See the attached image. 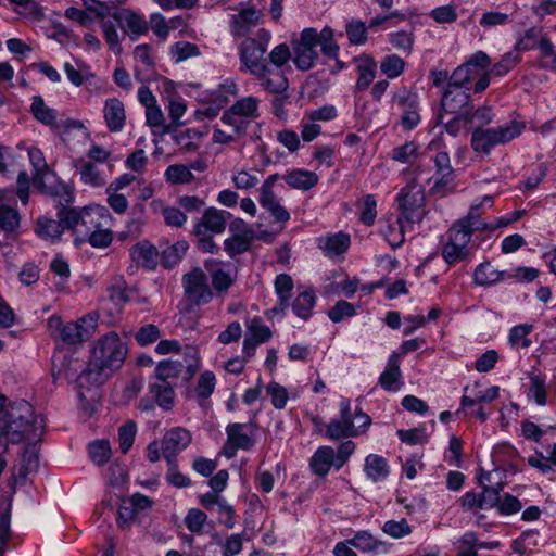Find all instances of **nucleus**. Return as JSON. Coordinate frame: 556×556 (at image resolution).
Masks as SVG:
<instances>
[{
  "mask_svg": "<svg viewBox=\"0 0 556 556\" xmlns=\"http://www.w3.org/2000/svg\"><path fill=\"white\" fill-rule=\"evenodd\" d=\"M525 129V124L510 121L505 125L493 128L478 127L471 135V148L482 154H489L497 144H506L519 137Z\"/></svg>",
  "mask_w": 556,
  "mask_h": 556,
  "instance_id": "7ed1b4c3",
  "label": "nucleus"
},
{
  "mask_svg": "<svg viewBox=\"0 0 556 556\" xmlns=\"http://www.w3.org/2000/svg\"><path fill=\"white\" fill-rule=\"evenodd\" d=\"M15 5L14 11L25 17L40 20L43 15L41 7L36 0H9Z\"/></svg>",
  "mask_w": 556,
  "mask_h": 556,
  "instance_id": "5fc2aeb1",
  "label": "nucleus"
},
{
  "mask_svg": "<svg viewBox=\"0 0 556 556\" xmlns=\"http://www.w3.org/2000/svg\"><path fill=\"white\" fill-rule=\"evenodd\" d=\"M222 122L230 126L233 130V134L237 137L244 136L247 134V129L250 125V121L240 117L236 113H231L230 109H227L222 115Z\"/></svg>",
  "mask_w": 556,
  "mask_h": 556,
  "instance_id": "bf43d9fd",
  "label": "nucleus"
},
{
  "mask_svg": "<svg viewBox=\"0 0 556 556\" xmlns=\"http://www.w3.org/2000/svg\"><path fill=\"white\" fill-rule=\"evenodd\" d=\"M316 304V294L312 288L298 289V295L292 302L293 313L301 319L307 320Z\"/></svg>",
  "mask_w": 556,
  "mask_h": 556,
  "instance_id": "a878e982",
  "label": "nucleus"
},
{
  "mask_svg": "<svg viewBox=\"0 0 556 556\" xmlns=\"http://www.w3.org/2000/svg\"><path fill=\"white\" fill-rule=\"evenodd\" d=\"M103 118L111 132H119L126 124V112L124 104L116 98H109L104 102Z\"/></svg>",
  "mask_w": 556,
  "mask_h": 556,
  "instance_id": "dca6fc26",
  "label": "nucleus"
},
{
  "mask_svg": "<svg viewBox=\"0 0 556 556\" xmlns=\"http://www.w3.org/2000/svg\"><path fill=\"white\" fill-rule=\"evenodd\" d=\"M419 156V149L415 142H406L391 152V157L403 164H413Z\"/></svg>",
  "mask_w": 556,
  "mask_h": 556,
  "instance_id": "8fccbe9b",
  "label": "nucleus"
},
{
  "mask_svg": "<svg viewBox=\"0 0 556 556\" xmlns=\"http://www.w3.org/2000/svg\"><path fill=\"white\" fill-rule=\"evenodd\" d=\"M318 245L328 256L340 255L349 249L350 236L342 232L326 236L319 238Z\"/></svg>",
  "mask_w": 556,
  "mask_h": 556,
  "instance_id": "7c9ffc66",
  "label": "nucleus"
},
{
  "mask_svg": "<svg viewBox=\"0 0 556 556\" xmlns=\"http://www.w3.org/2000/svg\"><path fill=\"white\" fill-rule=\"evenodd\" d=\"M131 260L147 268L154 269L159 263V251L156 247L151 244L149 241L143 240L131 247L129 250Z\"/></svg>",
  "mask_w": 556,
  "mask_h": 556,
  "instance_id": "f3484780",
  "label": "nucleus"
},
{
  "mask_svg": "<svg viewBox=\"0 0 556 556\" xmlns=\"http://www.w3.org/2000/svg\"><path fill=\"white\" fill-rule=\"evenodd\" d=\"M199 48L191 42L179 41L170 47V54L176 63L182 62L191 56L199 55Z\"/></svg>",
  "mask_w": 556,
  "mask_h": 556,
  "instance_id": "69168bd1",
  "label": "nucleus"
},
{
  "mask_svg": "<svg viewBox=\"0 0 556 556\" xmlns=\"http://www.w3.org/2000/svg\"><path fill=\"white\" fill-rule=\"evenodd\" d=\"M258 99L255 97H245L235 102L229 109L244 119L257 116Z\"/></svg>",
  "mask_w": 556,
  "mask_h": 556,
  "instance_id": "a18cd8bd",
  "label": "nucleus"
},
{
  "mask_svg": "<svg viewBox=\"0 0 556 556\" xmlns=\"http://www.w3.org/2000/svg\"><path fill=\"white\" fill-rule=\"evenodd\" d=\"M192 441L191 432L182 427H174L165 432L162 441V454L166 460H176L177 455Z\"/></svg>",
  "mask_w": 556,
  "mask_h": 556,
  "instance_id": "ddd939ff",
  "label": "nucleus"
},
{
  "mask_svg": "<svg viewBox=\"0 0 556 556\" xmlns=\"http://www.w3.org/2000/svg\"><path fill=\"white\" fill-rule=\"evenodd\" d=\"M391 102L403 111L415 108L418 104V96L412 89L402 86L393 92Z\"/></svg>",
  "mask_w": 556,
  "mask_h": 556,
  "instance_id": "09e8293b",
  "label": "nucleus"
},
{
  "mask_svg": "<svg viewBox=\"0 0 556 556\" xmlns=\"http://www.w3.org/2000/svg\"><path fill=\"white\" fill-rule=\"evenodd\" d=\"M453 226L455 228L463 229V232H466L469 236V239H471L472 233L476 231H494V228H491L493 226V220L486 223L481 218V216H478V214L469 212Z\"/></svg>",
  "mask_w": 556,
  "mask_h": 556,
  "instance_id": "c9c22d12",
  "label": "nucleus"
},
{
  "mask_svg": "<svg viewBox=\"0 0 556 556\" xmlns=\"http://www.w3.org/2000/svg\"><path fill=\"white\" fill-rule=\"evenodd\" d=\"M290 188L307 191L318 182V175L306 169H293L282 176Z\"/></svg>",
  "mask_w": 556,
  "mask_h": 556,
  "instance_id": "bb28decb",
  "label": "nucleus"
},
{
  "mask_svg": "<svg viewBox=\"0 0 556 556\" xmlns=\"http://www.w3.org/2000/svg\"><path fill=\"white\" fill-rule=\"evenodd\" d=\"M364 471L368 479L372 482H378L384 480L389 476V466L386 458L382 456L369 454L365 458Z\"/></svg>",
  "mask_w": 556,
  "mask_h": 556,
  "instance_id": "473e14b6",
  "label": "nucleus"
},
{
  "mask_svg": "<svg viewBox=\"0 0 556 556\" xmlns=\"http://www.w3.org/2000/svg\"><path fill=\"white\" fill-rule=\"evenodd\" d=\"M402 219L406 223H419L425 216V188L413 180L397 194Z\"/></svg>",
  "mask_w": 556,
  "mask_h": 556,
  "instance_id": "0eeeda50",
  "label": "nucleus"
},
{
  "mask_svg": "<svg viewBox=\"0 0 556 556\" xmlns=\"http://www.w3.org/2000/svg\"><path fill=\"white\" fill-rule=\"evenodd\" d=\"M31 112L34 116L47 126L56 125V116L54 111L47 106L40 96H35L31 103Z\"/></svg>",
  "mask_w": 556,
  "mask_h": 556,
  "instance_id": "a19ab883",
  "label": "nucleus"
},
{
  "mask_svg": "<svg viewBox=\"0 0 556 556\" xmlns=\"http://www.w3.org/2000/svg\"><path fill=\"white\" fill-rule=\"evenodd\" d=\"M442 111L445 114L471 115L469 89L462 86L447 85L441 98Z\"/></svg>",
  "mask_w": 556,
  "mask_h": 556,
  "instance_id": "9b49d317",
  "label": "nucleus"
},
{
  "mask_svg": "<svg viewBox=\"0 0 556 556\" xmlns=\"http://www.w3.org/2000/svg\"><path fill=\"white\" fill-rule=\"evenodd\" d=\"M354 61L358 73L356 88L358 90H366L375 79L377 67L376 62L370 56L355 58Z\"/></svg>",
  "mask_w": 556,
  "mask_h": 556,
  "instance_id": "c756f323",
  "label": "nucleus"
},
{
  "mask_svg": "<svg viewBox=\"0 0 556 556\" xmlns=\"http://www.w3.org/2000/svg\"><path fill=\"white\" fill-rule=\"evenodd\" d=\"M100 218L101 215L98 208H84L75 240L77 242H85L92 230L100 226Z\"/></svg>",
  "mask_w": 556,
  "mask_h": 556,
  "instance_id": "72a5a7b5",
  "label": "nucleus"
},
{
  "mask_svg": "<svg viewBox=\"0 0 556 556\" xmlns=\"http://www.w3.org/2000/svg\"><path fill=\"white\" fill-rule=\"evenodd\" d=\"M336 467L334 450L331 446H319L309 459L312 471L319 477H326L331 467Z\"/></svg>",
  "mask_w": 556,
  "mask_h": 556,
  "instance_id": "412c9836",
  "label": "nucleus"
},
{
  "mask_svg": "<svg viewBox=\"0 0 556 556\" xmlns=\"http://www.w3.org/2000/svg\"><path fill=\"white\" fill-rule=\"evenodd\" d=\"M253 239L254 231L245 228L241 233L233 235L224 241L225 251L231 257L242 254L250 249Z\"/></svg>",
  "mask_w": 556,
  "mask_h": 556,
  "instance_id": "2f4dec72",
  "label": "nucleus"
},
{
  "mask_svg": "<svg viewBox=\"0 0 556 556\" xmlns=\"http://www.w3.org/2000/svg\"><path fill=\"white\" fill-rule=\"evenodd\" d=\"M229 213L215 207L207 208L195 223L193 233L195 236L222 233L226 229Z\"/></svg>",
  "mask_w": 556,
  "mask_h": 556,
  "instance_id": "2eb2a0df",
  "label": "nucleus"
},
{
  "mask_svg": "<svg viewBox=\"0 0 556 556\" xmlns=\"http://www.w3.org/2000/svg\"><path fill=\"white\" fill-rule=\"evenodd\" d=\"M215 386L216 378L214 372L206 370L201 374L194 389V394L199 400L200 404H202L203 401L207 400L212 395Z\"/></svg>",
  "mask_w": 556,
  "mask_h": 556,
  "instance_id": "c03bdc74",
  "label": "nucleus"
},
{
  "mask_svg": "<svg viewBox=\"0 0 556 556\" xmlns=\"http://www.w3.org/2000/svg\"><path fill=\"white\" fill-rule=\"evenodd\" d=\"M318 33L314 28H305L298 41L293 42V62L298 70L308 71L318 58Z\"/></svg>",
  "mask_w": 556,
  "mask_h": 556,
  "instance_id": "1a4fd4ad",
  "label": "nucleus"
},
{
  "mask_svg": "<svg viewBox=\"0 0 556 556\" xmlns=\"http://www.w3.org/2000/svg\"><path fill=\"white\" fill-rule=\"evenodd\" d=\"M270 34L266 29H260L253 38H247L239 48L241 63L251 74H258L266 66L265 54L267 51Z\"/></svg>",
  "mask_w": 556,
  "mask_h": 556,
  "instance_id": "20e7f679",
  "label": "nucleus"
},
{
  "mask_svg": "<svg viewBox=\"0 0 556 556\" xmlns=\"http://www.w3.org/2000/svg\"><path fill=\"white\" fill-rule=\"evenodd\" d=\"M74 167L79 174L80 180L85 185H89L91 187H102L105 185V179L91 161L77 159L74 161Z\"/></svg>",
  "mask_w": 556,
  "mask_h": 556,
  "instance_id": "cd10ccee",
  "label": "nucleus"
},
{
  "mask_svg": "<svg viewBox=\"0 0 556 556\" xmlns=\"http://www.w3.org/2000/svg\"><path fill=\"white\" fill-rule=\"evenodd\" d=\"M274 286L278 302L270 312L274 315L285 314L290 306V299L294 287L293 280L288 274H279L275 279Z\"/></svg>",
  "mask_w": 556,
  "mask_h": 556,
  "instance_id": "a211bd4d",
  "label": "nucleus"
},
{
  "mask_svg": "<svg viewBox=\"0 0 556 556\" xmlns=\"http://www.w3.org/2000/svg\"><path fill=\"white\" fill-rule=\"evenodd\" d=\"M204 267L208 271L212 285L217 292H226L233 283L231 274L222 266V263L214 258L204 262Z\"/></svg>",
  "mask_w": 556,
  "mask_h": 556,
  "instance_id": "4be33fe9",
  "label": "nucleus"
},
{
  "mask_svg": "<svg viewBox=\"0 0 556 556\" xmlns=\"http://www.w3.org/2000/svg\"><path fill=\"white\" fill-rule=\"evenodd\" d=\"M349 543L362 552H372L381 545V542L368 531H358Z\"/></svg>",
  "mask_w": 556,
  "mask_h": 556,
  "instance_id": "603ef678",
  "label": "nucleus"
},
{
  "mask_svg": "<svg viewBox=\"0 0 556 556\" xmlns=\"http://www.w3.org/2000/svg\"><path fill=\"white\" fill-rule=\"evenodd\" d=\"M182 288L188 312L210 303L213 299V291L208 286L206 274L201 268H193L182 276Z\"/></svg>",
  "mask_w": 556,
  "mask_h": 556,
  "instance_id": "423d86ee",
  "label": "nucleus"
},
{
  "mask_svg": "<svg viewBox=\"0 0 556 556\" xmlns=\"http://www.w3.org/2000/svg\"><path fill=\"white\" fill-rule=\"evenodd\" d=\"M405 70V61L396 54H388L380 62V71L388 78L399 77Z\"/></svg>",
  "mask_w": 556,
  "mask_h": 556,
  "instance_id": "de8ad7c7",
  "label": "nucleus"
},
{
  "mask_svg": "<svg viewBox=\"0 0 556 556\" xmlns=\"http://www.w3.org/2000/svg\"><path fill=\"white\" fill-rule=\"evenodd\" d=\"M325 434L329 440L337 441L340 439L357 437L361 434V430H358L353 420L338 418L330 420L326 426Z\"/></svg>",
  "mask_w": 556,
  "mask_h": 556,
  "instance_id": "393cba45",
  "label": "nucleus"
},
{
  "mask_svg": "<svg viewBox=\"0 0 556 556\" xmlns=\"http://www.w3.org/2000/svg\"><path fill=\"white\" fill-rule=\"evenodd\" d=\"M112 17L131 41L138 40L149 31V23L144 16L130 9L117 10Z\"/></svg>",
  "mask_w": 556,
  "mask_h": 556,
  "instance_id": "f8f14e48",
  "label": "nucleus"
},
{
  "mask_svg": "<svg viewBox=\"0 0 556 556\" xmlns=\"http://www.w3.org/2000/svg\"><path fill=\"white\" fill-rule=\"evenodd\" d=\"M35 231L45 240L55 241L60 239L63 232V227L60 219L56 220L47 216H41L36 222Z\"/></svg>",
  "mask_w": 556,
  "mask_h": 556,
  "instance_id": "e433bc0d",
  "label": "nucleus"
},
{
  "mask_svg": "<svg viewBox=\"0 0 556 556\" xmlns=\"http://www.w3.org/2000/svg\"><path fill=\"white\" fill-rule=\"evenodd\" d=\"M165 178L172 184H188L194 180L190 168L182 164L169 165L165 170Z\"/></svg>",
  "mask_w": 556,
  "mask_h": 556,
  "instance_id": "3c124183",
  "label": "nucleus"
},
{
  "mask_svg": "<svg viewBox=\"0 0 556 556\" xmlns=\"http://www.w3.org/2000/svg\"><path fill=\"white\" fill-rule=\"evenodd\" d=\"M513 275L506 271H500L495 269L490 262L480 264L473 274V279L477 285L491 286L501 280L511 278Z\"/></svg>",
  "mask_w": 556,
  "mask_h": 556,
  "instance_id": "f704fd0d",
  "label": "nucleus"
},
{
  "mask_svg": "<svg viewBox=\"0 0 556 556\" xmlns=\"http://www.w3.org/2000/svg\"><path fill=\"white\" fill-rule=\"evenodd\" d=\"M83 210L78 211L73 207L63 206L58 211V218L60 219L63 230L71 229L76 235L78 229V223L80 220Z\"/></svg>",
  "mask_w": 556,
  "mask_h": 556,
  "instance_id": "13d9d810",
  "label": "nucleus"
},
{
  "mask_svg": "<svg viewBox=\"0 0 556 556\" xmlns=\"http://www.w3.org/2000/svg\"><path fill=\"white\" fill-rule=\"evenodd\" d=\"M206 520L207 515L204 511L198 508H191L188 510L184 521L189 531L192 533H201Z\"/></svg>",
  "mask_w": 556,
  "mask_h": 556,
  "instance_id": "338daca9",
  "label": "nucleus"
},
{
  "mask_svg": "<svg viewBox=\"0 0 556 556\" xmlns=\"http://www.w3.org/2000/svg\"><path fill=\"white\" fill-rule=\"evenodd\" d=\"M11 536V502L0 500V556H4L5 546Z\"/></svg>",
  "mask_w": 556,
  "mask_h": 556,
  "instance_id": "4c0bfd02",
  "label": "nucleus"
},
{
  "mask_svg": "<svg viewBox=\"0 0 556 556\" xmlns=\"http://www.w3.org/2000/svg\"><path fill=\"white\" fill-rule=\"evenodd\" d=\"M401 377L400 354L393 353L388 359L386 369L379 377V383L386 391L395 392L400 389Z\"/></svg>",
  "mask_w": 556,
  "mask_h": 556,
  "instance_id": "b1692460",
  "label": "nucleus"
},
{
  "mask_svg": "<svg viewBox=\"0 0 556 556\" xmlns=\"http://www.w3.org/2000/svg\"><path fill=\"white\" fill-rule=\"evenodd\" d=\"M43 432V419L36 415L26 401L7 405V397L0 395V441L20 443L24 440L36 442Z\"/></svg>",
  "mask_w": 556,
  "mask_h": 556,
  "instance_id": "f257e3e1",
  "label": "nucleus"
},
{
  "mask_svg": "<svg viewBox=\"0 0 556 556\" xmlns=\"http://www.w3.org/2000/svg\"><path fill=\"white\" fill-rule=\"evenodd\" d=\"M260 15L254 8L242 9L232 16L231 33L236 37H245L257 25Z\"/></svg>",
  "mask_w": 556,
  "mask_h": 556,
  "instance_id": "aec40b11",
  "label": "nucleus"
},
{
  "mask_svg": "<svg viewBox=\"0 0 556 556\" xmlns=\"http://www.w3.org/2000/svg\"><path fill=\"white\" fill-rule=\"evenodd\" d=\"M533 326L529 324H520L513 327L509 331L508 342L513 348L527 349L531 345L529 334L532 331Z\"/></svg>",
  "mask_w": 556,
  "mask_h": 556,
  "instance_id": "37998d69",
  "label": "nucleus"
},
{
  "mask_svg": "<svg viewBox=\"0 0 556 556\" xmlns=\"http://www.w3.org/2000/svg\"><path fill=\"white\" fill-rule=\"evenodd\" d=\"M469 236L463 229L452 226L447 232V242L442 249V257L452 265L465 261L470 255Z\"/></svg>",
  "mask_w": 556,
  "mask_h": 556,
  "instance_id": "9d476101",
  "label": "nucleus"
},
{
  "mask_svg": "<svg viewBox=\"0 0 556 556\" xmlns=\"http://www.w3.org/2000/svg\"><path fill=\"white\" fill-rule=\"evenodd\" d=\"M137 426L132 420L126 421L118 429L119 448L123 454H126L134 444Z\"/></svg>",
  "mask_w": 556,
  "mask_h": 556,
  "instance_id": "052dcab7",
  "label": "nucleus"
},
{
  "mask_svg": "<svg viewBox=\"0 0 556 556\" xmlns=\"http://www.w3.org/2000/svg\"><path fill=\"white\" fill-rule=\"evenodd\" d=\"M90 458L98 466L104 465L111 455V448L108 441H94L89 444Z\"/></svg>",
  "mask_w": 556,
  "mask_h": 556,
  "instance_id": "e2e57ef3",
  "label": "nucleus"
},
{
  "mask_svg": "<svg viewBox=\"0 0 556 556\" xmlns=\"http://www.w3.org/2000/svg\"><path fill=\"white\" fill-rule=\"evenodd\" d=\"M28 156L35 172L33 177L34 185L37 188H41L42 178L49 174L43 153L38 148L33 147L28 150Z\"/></svg>",
  "mask_w": 556,
  "mask_h": 556,
  "instance_id": "58836bf2",
  "label": "nucleus"
},
{
  "mask_svg": "<svg viewBox=\"0 0 556 556\" xmlns=\"http://www.w3.org/2000/svg\"><path fill=\"white\" fill-rule=\"evenodd\" d=\"M261 85L269 92L282 94L288 89V79L280 70H273L268 65L264 66V71L258 74H252Z\"/></svg>",
  "mask_w": 556,
  "mask_h": 556,
  "instance_id": "6ab92c4d",
  "label": "nucleus"
},
{
  "mask_svg": "<svg viewBox=\"0 0 556 556\" xmlns=\"http://www.w3.org/2000/svg\"><path fill=\"white\" fill-rule=\"evenodd\" d=\"M126 356V343L116 332L110 331L93 343L83 377L93 384H102L122 367Z\"/></svg>",
  "mask_w": 556,
  "mask_h": 556,
  "instance_id": "f03ea898",
  "label": "nucleus"
},
{
  "mask_svg": "<svg viewBox=\"0 0 556 556\" xmlns=\"http://www.w3.org/2000/svg\"><path fill=\"white\" fill-rule=\"evenodd\" d=\"M20 226V214L16 210L0 205V229L7 232L14 231Z\"/></svg>",
  "mask_w": 556,
  "mask_h": 556,
  "instance_id": "680f3d73",
  "label": "nucleus"
},
{
  "mask_svg": "<svg viewBox=\"0 0 556 556\" xmlns=\"http://www.w3.org/2000/svg\"><path fill=\"white\" fill-rule=\"evenodd\" d=\"M258 427L255 422H232L226 427V442L222 454L231 459L237 455L238 450L250 451L256 443Z\"/></svg>",
  "mask_w": 556,
  "mask_h": 556,
  "instance_id": "39448f33",
  "label": "nucleus"
},
{
  "mask_svg": "<svg viewBox=\"0 0 556 556\" xmlns=\"http://www.w3.org/2000/svg\"><path fill=\"white\" fill-rule=\"evenodd\" d=\"M50 327L59 329V339L66 344H77L88 340L96 331L98 316L88 314L79 318L76 323L63 324L60 318L51 317Z\"/></svg>",
  "mask_w": 556,
  "mask_h": 556,
  "instance_id": "6e6552de",
  "label": "nucleus"
},
{
  "mask_svg": "<svg viewBox=\"0 0 556 556\" xmlns=\"http://www.w3.org/2000/svg\"><path fill=\"white\" fill-rule=\"evenodd\" d=\"M381 530L393 539H402L412 532V528L405 518L400 520H388L383 523Z\"/></svg>",
  "mask_w": 556,
  "mask_h": 556,
  "instance_id": "6e6d98bb",
  "label": "nucleus"
},
{
  "mask_svg": "<svg viewBox=\"0 0 556 556\" xmlns=\"http://www.w3.org/2000/svg\"><path fill=\"white\" fill-rule=\"evenodd\" d=\"M105 42L115 54L122 53L119 35L115 24L111 20H103L100 25Z\"/></svg>",
  "mask_w": 556,
  "mask_h": 556,
  "instance_id": "864d4df0",
  "label": "nucleus"
},
{
  "mask_svg": "<svg viewBox=\"0 0 556 556\" xmlns=\"http://www.w3.org/2000/svg\"><path fill=\"white\" fill-rule=\"evenodd\" d=\"M188 250V243L186 241H177L170 247L162 251L161 262L166 268H170L178 264Z\"/></svg>",
  "mask_w": 556,
  "mask_h": 556,
  "instance_id": "ea45409f",
  "label": "nucleus"
},
{
  "mask_svg": "<svg viewBox=\"0 0 556 556\" xmlns=\"http://www.w3.org/2000/svg\"><path fill=\"white\" fill-rule=\"evenodd\" d=\"M528 397L532 399L538 405L544 406L547 403V393L545 380L540 376L530 378Z\"/></svg>",
  "mask_w": 556,
  "mask_h": 556,
  "instance_id": "4d7b16f0",
  "label": "nucleus"
},
{
  "mask_svg": "<svg viewBox=\"0 0 556 556\" xmlns=\"http://www.w3.org/2000/svg\"><path fill=\"white\" fill-rule=\"evenodd\" d=\"M137 211V214H134V216L127 222L125 230H123L119 233V239L125 240L128 238L136 239L138 238L141 232L144 225L143 219V212L144 207L143 205H138L134 208Z\"/></svg>",
  "mask_w": 556,
  "mask_h": 556,
  "instance_id": "79ce46f5",
  "label": "nucleus"
},
{
  "mask_svg": "<svg viewBox=\"0 0 556 556\" xmlns=\"http://www.w3.org/2000/svg\"><path fill=\"white\" fill-rule=\"evenodd\" d=\"M170 359L179 370L182 382H189L201 367L199 350L192 345H186L180 353L174 354Z\"/></svg>",
  "mask_w": 556,
  "mask_h": 556,
  "instance_id": "4468645a",
  "label": "nucleus"
},
{
  "mask_svg": "<svg viewBox=\"0 0 556 556\" xmlns=\"http://www.w3.org/2000/svg\"><path fill=\"white\" fill-rule=\"evenodd\" d=\"M150 393L160 407L170 410L175 403L174 382L155 379L149 386Z\"/></svg>",
  "mask_w": 556,
  "mask_h": 556,
  "instance_id": "5701e85b",
  "label": "nucleus"
},
{
  "mask_svg": "<svg viewBox=\"0 0 556 556\" xmlns=\"http://www.w3.org/2000/svg\"><path fill=\"white\" fill-rule=\"evenodd\" d=\"M161 337L160 328L154 324H148L139 328L135 334L137 343L141 346L154 343Z\"/></svg>",
  "mask_w": 556,
  "mask_h": 556,
  "instance_id": "774afa93",
  "label": "nucleus"
},
{
  "mask_svg": "<svg viewBox=\"0 0 556 556\" xmlns=\"http://www.w3.org/2000/svg\"><path fill=\"white\" fill-rule=\"evenodd\" d=\"M134 58L136 62L141 64V67L138 65L135 67V76L141 81V71L152 70L154 66V61L151 55V47L147 43L138 45L134 50Z\"/></svg>",
  "mask_w": 556,
  "mask_h": 556,
  "instance_id": "49530a36",
  "label": "nucleus"
},
{
  "mask_svg": "<svg viewBox=\"0 0 556 556\" xmlns=\"http://www.w3.org/2000/svg\"><path fill=\"white\" fill-rule=\"evenodd\" d=\"M154 378L174 382V380H180V374L169 357L167 359L161 361L156 365L154 369Z\"/></svg>",
  "mask_w": 556,
  "mask_h": 556,
  "instance_id": "0e129e2a",
  "label": "nucleus"
},
{
  "mask_svg": "<svg viewBox=\"0 0 556 556\" xmlns=\"http://www.w3.org/2000/svg\"><path fill=\"white\" fill-rule=\"evenodd\" d=\"M405 223L402 217H389L381 229V233L387 242L393 248H400L404 242Z\"/></svg>",
  "mask_w": 556,
  "mask_h": 556,
  "instance_id": "c85d7f7f",
  "label": "nucleus"
}]
</instances>
